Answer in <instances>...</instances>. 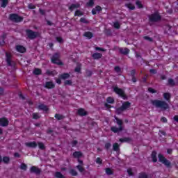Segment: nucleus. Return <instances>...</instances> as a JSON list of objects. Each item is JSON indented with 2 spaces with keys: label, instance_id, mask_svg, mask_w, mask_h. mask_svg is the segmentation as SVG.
<instances>
[{
  "label": "nucleus",
  "instance_id": "4468645a",
  "mask_svg": "<svg viewBox=\"0 0 178 178\" xmlns=\"http://www.w3.org/2000/svg\"><path fill=\"white\" fill-rule=\"evenodd\" d=\"M6 62L8 66H12V62L10 60V58H12V56L9 53H6Z\"/></svg>",
  "mask_w": 178,
  "mask_h": 178
},
{
  "label": "nucleus",
  "instance_id": "8fccbe9b",
  "mask_svg": "<svg viewBox=\"0 0 178 178\" xmlns=\"http://www.w3.org/2000/svg\"><path fill=\"white\" fill-rule=\"evenodd\" d=\"M56 41H58V42H60V44H62V42H63V39L60 37H57L56 38Z\"/></svg>",
  "mask_w": 178,
  "mask_h": 178
},
{
  "label": "nucleus",
  "instance_id": "c9c22d12",
  "mask_svg": "<svg viewBox=\"0 0 178 178\" xmlns=\"http://www.w3.org/2000/svg\"><path fill=\"white\" fill-rule=\"evenodd\" d=\"M37 145H38L39 148L40 149H45V146L44 145V143H41V142H38L37 143Z\"/></svg>",
  "mask_w": 178,
  "mask_h": 178
},
{
  "label": "nucleus",
  "instance_id": "c03bdc74",
  "mask_svg": "<svg viewBox=\"0 0 178 178\" xmlns=\"http://www.w3.org/2000/svg\"><path fill=\"white\" fill-rule=\"evenodd\" d=\"M148 91L151 94H155L156 92V90L155 89L152 88H149Z\"/></svg>",
  "mask_w": 178,
  "mask_h": 178
},
{
  "label": "nucleus",
  "instance_id": "7c9ffc66",
  "mask_svg": "<svg viewBox=\"0 0 178 178\" xmlns=\"http://www.w3.org/2000/svg\"><path fill=\"white\" fill-rule=\"evenodd\" d=\"M138 178H148V175L145 172H141L139 174Z\"/></svg>",
  "mask_w": 178,
  "mask_h": 178
},
{
  "label": "nucleus",
  "instance_id": "3c124183",
  "mask_svg": "<svg viewBox=\"0 0 178 178\" xmlns=\"http://www.w3.org/2000/svg\"><path fill=\"white\" fill-rule=\"evenodd\" d=\"M96 163H98L99 165H101V163H102V160L101 159V158L97 157L96 159Z\"/></svg>",
  "mask_w": 178,
  "mask_h": 178
},
{
  "label": "nucleus",
  "instance_id": "ddd939ff",
  "mask_svg": "<svg viewBox=\"0 0 178 178\" xmlns=\"http://www.w3.org/2000/svg\"><path fill=\"white\" fill-rule=\"evenodd\" d=\"M123 131V127H119L118 128L116 127H111V131L113 133H119V131Z\"/></svg>",
  "mask_w": 178,
  "mask_h": 178
},
{
  "label": "nucleus",
  "instance_id": "20e7f679",
  "mask_svg": "<svg viewBox=\"0 0 178 178\" xmlns=\"http://www.w3.org/2000/svg\"><path fill=\"white\" fill-rule=\"evenodd\" d=\"M158 156L159 162H161L167 168L170 167V161H168L161 154H159Z\"/></svg>",
  "mask_w": 178,
  "mask_h": 178
},
{
  "label": "nucleus",
  "instance_id": "37998d69",
  "mask_svg": "<svg viewBox=\"0 0 178 178\" xmlns=\"http://www.w3.org/2000/svg\"><path fill=\"white\" fill-rule=\"evenodd\" d=\"M113 148L114 151H119V145L118 143H115Z\"/></svg>",
  "mask_w": 178,
  "mask_h": 178
},
{
  "label": "nucleus",
  "instance_id": "de8ad7c7",
  "mask_svg": "<svg viewBox=\"0 0 178 178\" xmlns=\"http://www.w3.org/2000/svg\"><path fill=\"white\" fill-rule=\"evenodd\" d=\"M34 74H41V70L40 69H35L33 71Z\"/></svg>",
  "mask_w": 178,
  "mask_h": 178
},
{
  "label": "nucleus",
  "instance_id": "680f3d73",
  "mask_svg": "<svg viewBox=\"0 0 178 178\" xmlns=\"http://www.w3.org/2000/svg\"><path fill=\"white\" fill-rule=\"evenodd\" d=\"M144 40H147V41H152V38L148 37V36H145Z\"/></svg>",
  "mask_w": 178,
  "mask_h": 178
},
{
  "label": "nucleus",
  "instance_id": "58836bf2",
  "mask_svg": "<svg viewBox=\"0 0 178 178\" xmlns=\"http://www.w3.org/2000/svg\"><path fill=\"white\" fill-rule=\"evenodd\" d=\"M120 143H129L130 141V138H124L120 139Z\"/></svg>",
  "mask_w": 178,
  "mask_h": 178
},
{
  "label": "nucleus",
  "instance_id": "2eb2a0df",
  "mask_svg": "<svg viewBox=\"0 0 178 178\" xmlns=\"http://www.w3.org/2000/svg\"><path fill=\"white\" fill-rule=\"evenodd\" d=\"M77 113L79 116H86L87 115V111H86L84 108H81L78 110Z\"/></svg>",
  "mask_w": 178,
  "mask_h": 178
},
{
  "label": "nucleus",
  "instance_id": "39448f33",
  "mask_svg": "<svg viewBox=\"0 0 178 178\" xmlns=\"http://www.w3.org/2000/svg\"><path fill=\"white\" fill-rule=\"evenodd\" d=\"M26 35L30 38V40H34V38H37L39 34L38 32H34L30 29L26 30Z\"/></svg>",
  "mask_w": 178,
  "mask_h": 178
},
{
  "label": "nucleus",
  "instance_id": "cd10ccee",
  "mask_svg": "<svg viewBox=\"0 0 178 178\" xmlns=\"http://www.w3.org/2000/svg\"><path fill=\"white\" fill-rule=\"evenodd\" d=\"M9 3L8 0H1V8H5Z\"/></svg>",
  "mask_w": 178,
  "mask_h": 178
},
{
  "label": "nucleus",
  "instance_id": "c756f323",
  "mask_svg": "<svg viewBox=\"0 0 178 178\" xmlns=\"http://www.w3.org/2000/svg\"><path fill=\"white\" fill-rule=\"evenodd\" d=\"M55 177L56 178H65V176L60 173V172H56Z\"/></svg>",
  "mask_w": 178,
  "mask_h": 178
},
{
  "label": "nucleus",
  "instance_id": "864d4df0",
  "mask_svg": "<svg viewBox=\"0 0 178 178\" xmlns=\"http://www.w3.org/2000/svg\"><path fill=\"white\" fill-rule=\"evenodd\" d=\"M88 6H92L94 5V0H90L89 2L87 3Z\"/></svg>",
  "mask_w": 178,
  "mask_h": 178
},
{
  "label": "nucleus",
  "instance_id": "2f4dec72",
  "mask_svg": "<svg viewBox=\"0 0 178 178\" xmlns=\"http://www.w3.org/2000/svg\"><path fill=\"white\" fill-rule=\"evenodd\" d=\"M83 15H84V13L80 10H77L74 13V16H83Z\"/></svg>",
  "mask_w": 178,
  "mask_h": 178
},
{
  "label": "nucleus",
  "instance_id": "4c0bfd02",
  "mask_svg": "<svg viewBox=\"0 0 178 178\" xmlns=\"http://www.w3.org/2000/svg\"><path fill=\"white\" fill-rule=\"evenodd\" d=\"M70 173L72 175V176H77L78 175L77 171H76V170L74 169H71L70 170Z\"/></svg>",
  "mask_w": 178,
  "mask_h": 178
},
{
  "label": "nucleus",
  "instance_id": "72a5a7b5",
  "mask_svg": "<svg viewBox=\"0 0 178 178\" xmlns=\"http://www.w3.org/2000/svg\"><path fill=\"white\" fill-rule=\"evenodd\" d=\"M81 70V64H77L75 68V72H76V73H80Z\"/></svg>",
  "mask_w": 178,
  "mask_h": 178
},
{
  "label": "nucleus",
  "instance_id": "b1692460",
  "mask_svg": "<svg viewBox=\"0 0 178 178\" xmlns=\"http://www.w3.org/2000/svg\"><path fill=\"white\" fill-rule=\"evenodd\" d=\"M74 158H81L83 156V154L81 152H75L73 153Z\"/></svg>",
  "mask_w": 178,
  "mask_h": 178
},
{
  "label": "nucleus",
  "instance_id": "9b49d317",
  "mask_svg": "<svg viewBox=\"0 0 178 178\" xmlns=\"http://www.w3.org/2000/svg\"><path fill=\"white\" fill-rule=\"evenodd\" d=\"M25 145L29 148H35L37 147V143L35 142H28L25 143Z\"/></svg>",
  "mask_w": 178,
  "mask_h": 178
},
{
  "label": "nucleus",
  "instance_id": "6ab92c4d",
  "mask_svg": "<svg viewBox=\"0 0 178 178\" xmlns=\"http://www.w3.org/2000/svg\"><path fill=\"white\" fill-rule=\"evenodd\" d=\"M92 56L93 59H101V58H102V54L100 53H94Z\"/></svg>",
  "mask_w": 178,
  "mask_h": 178
},
{
  "label": "nucleus",
  "instance_id": "0eeeda50",
  "mask_svg": "<svg viewBox=\"0 0 178 178\" xmlns=\"http://www.w3.org/2000/svg\"><path fill=\"white\" fill-rule=\"evenodd\" d=\"M149 22H159L161 20V15L158 13H155L149 16Z\"/></svg>",
  "mask_w": 178,
  "mask_h": 178
},
{
  "label": "nucleus",
  "instance_id": "bb28decb",
  "mask_svg": "<svg viewBox=\"0 0 178 178\" xmlns=\"http://www.w3.org/2000/svg\"><path fill=\"white\" fill-rule=\"evenodd\" d=\"M54 118H56L57 119V120H62L65 119V116H63V115H60V114H56Z\"/></svg>",
  "mask_w": 178,
  "mask_h": 178
},
{
  "label": "nucleus",
  "instance_id": "49530a36",
  "mask_svg": "<svg viewBox=\"0 0 178 178\" xmlns=\"http://www.w3.org/2000/svg\"><path fill=\"white\" fill-rule=\"evenodd\" d=\"M106 175H111L113 174L112 170L111 168H106Z\"/></svg>",
  "mask_w": 178,
  "mask_h": 178
},
{
  "label": "nucleus",
  "instance_id": "a19ab883",
  "mask_svg": "<svg viewBox=\"0 0 178 178\" xmlns=\"http://www.w3.org/2000/svg\"><path fill=\"white\" fill-rule=\"evenodd\" d=\"M2 161L3 162H4V163H9V161H10V159H9V157L5 156L3 158Z\"/></svg>",
  "mask_w": 178,
  "mask_h": 178
},
{
  "label": "nucleus",
  "instance_id": "052dcab7",
  "mask_svg": "<svg viewBox=\"0 0 178 178\" xmlns=\"http://www.w3.org/2000/svg\"><path fill=\"white\" fill-rule=\"evenodd\" d=\"M127 172L129 176H133V172L131 171V169H128Z\"/></svg>",
  "mask_w": 178,
  "mask_h": 178
},
{
  "label": "nucleus",
  "instance_id": "f257e3e1",
  "mask_svg": "<svg viewBox=\"0 0 178 178\" xmlns=\"http://www.w3.org/2000/svg\"><path fill=\"white\" fill-rule=\"evenodd\" d=\"M151 104L156 108H159L161 111H166L169 108V104L162 100H151Z\"/></svg>",
  "mask_w": 178,
  "mask_h": 178
},
{
  "label": "nucleus",
  "instance_id": "6e6552de",
  "mask_svg": "<svg viewBox=\"0 0 178 178\" xmlns=\"http://www.w3.org/2000/svg\"><path fill=\"white\" fill-rule=\"evenodd\" d=\"M113 91L115 94H118L120 95V97H122L124 99H126V95L124 94V91L118 87L113 88Z\"/></svg>",
  "mask_w": 178,
  "mask_h": 178
},
{
  "label": "nucleus",
  "instance_id": "4be33fe9",
  "mask_svg": "<svg viewBox=\"0 0 178 178\" xmlns=\"http://www.w3.org/2000/svg\"><path fill=\"white\" fill-rule=\"evenodd\" d=\"M83 35H84V37H87V38H88V40H91V38H92V37H94V35L92 34V33L89 32V31L85 32L84 34H83Z\"/></svg>",
  "mask_w": 178,
  "mask_h": 178
},
{
  "label": "nucleus",
  "instance_id": "13d9d810",
  "mask_svg": "<svg viewBox=\"0 0 178 178\" xmlns=\"http://www.w3.org/2000/svg\"><path fill=\"white\" fill-rule=\"evenodd\" d=\"M95 50L96 51H102V52H105V51H106L104 49H102V48L98 47H95Z\"/></svg>",
  "mask_w": 178,
  "mask_h": 178
},
{
  "label": "nucleus",
  "instance_id": "412c9836",
  "mask_svg": "<svg viewBox=\"0 0 178 178\" xmlns=\"http://www.w3.org/2000/svg\"><path fill=\"white\" fill-rule=\"evenodd\" d=\"M115 122L118 125H119V127H123V121L117 117H115Z\"/></svg>",
  "mask_w": 178,
  "mask_h": 178
},
{
  "label": "nucleus",
  "instance_id": "a211bd4d",
  "mask_svg": "<svg viewBox=\"0 0 178 178\" xmlns=\"http://www.w3.org/2000/svg\"><path fill=\"white\" fill-rule=\"evenodd\" d=\"M16 49L18 52H21L22 54L24 53L26 51V48L22 45L17 46Z\"/></svg>",
  "mask_w": 178,
  "mask_h": 178
},
{
  "label": "nucleus",
  "instance_id": "9d476101",
  "mask_svg": "<svg viewBox=\"0 0 178 178\" xmlns=\"http://www.w3.org/2000/svg\"><path fill=\"white\" fill-rule=\"evenodd\" d=\"M30 172L31 173H35V175H40V173H41V170H40V168L35 166L31 167L30 169Z\"/></svg>",
  "mask_w": 178,
  "mask_h": 178
},
{
  "label": "nucleus",
  "instance_id": "aec40b11",
  "mask_svg": "<svg viewBox=\"0 0 178 178\" xmlns=\"http://www.w3.org/2000/svg\"><path fill=\"white\" fill-rule=\"evenodd\" d=\"M120 52L124 55H127L130 52V50L127 48H121L120 49Z\"/></svg>",
  "mask_w": 178,
  "mask_h": 178
},
{
  "label": "nucleus",
  "instance_id": "bf43d9fd",
  "mask_svg": "<svg viewBox=\"0 0 178 178\" xmlns=\"http://www.w3.org/2000/svg\"><path fill=\"white\" fill-rule=\"evenodd\" d=\"M80 22H81V23H88V22L87 21V19H86V18H81L80 19Z\"/></svg>",
  "mask_w": 178,
  "mask_h": 178
},
{
  "label": "nucleus",
  "instance_id": "6e6d98bb",
  "mask_svg": "<svg viewBox=\"0 0 178 178\" xmlns=\"http://www.w3.org/2000/svg\"><path fill=\"white\" fill-rule=\"evenodd\" d=\"M111 143H107L105 144V149H109V148H111Z\"/></svg>",
  "mask_w": 178,
  "mask_h": 178
},
{
  "label": "nucleus",
  "instance_id": "e2e57ef3",
  "mask_svg": "<svg viewBox=\"0 0 178 178\" xmlns=\"http://www.w3.org/2000/svg\"><path fill=\"white\" fill-rule=\"evenodd\" d=\"M114 70L117 73H119L120 72V67H115Z\"/></svg>",
  "mask_w": 178,
  "mask_h": 178
},
{
  "label": "nucleus",
  "instance_id": "f704fd0d",
  "mask_svg": "<svg viewBox=\"0 0 178 178\" xmlns=\"http://www.w3.org/2000/svg\"><path fill=\"white\" fill-rule=\"evenodd\" d=\"M83 166V165H78L76 166V169H78L79 172H80L81 173H83V171L84 170V168Z\"/></svg>",
  "mask_w": 178,
  "mask_h": 178
},
{
  "label": "nucleus",
  "instance_id": "f3484780",
  "mask_svg": "<svg viewBox=\"0 0 178 178\" xmlns=\"http://www.w3.org/2000/svg\"><path fill=\"white\" fill-rule=\"evenodd\" d=\"M45 88H54L55 87V84L54 83V82H46L45 86H44Z\"/></svg>",
  "mask_w": 178,
  "mask_h": 178
},
{
  "label": "nucleus",
  "instance_id": "c85d7f7f",
  "mask_svg": "<svg viewBox=\"0 0 178 178\" xmlns=\"http://www.w3.org/2000/svg\"><path fill=\"white\" fill-rule=\"evenodd\" d=\"M33 116V119H40L41 118V115H40V114L38 113H33L32 114Z\"/></svg>",
  "mask_w": 178,
  "mask_h": 178
},
{
  "label": "nucleus",
  "instance_id": "4d7b16f0",
  "mask_svg": "<svg viewBox=\"0 0 178 178\" xmlns=\"http://www.w3.org/2000/svg\"><path fill=\"white\" fill-rule=\"evenodd\" d=\"M136 5L139 8H143V4H141V1H136Z\"/></svg>",
  "mask_w": 178,
  "mask_h": 178
},
{
  "label": "nucleus",
  "instance_id": "5fc2aeb1",
  "mask_svg": "<svg viewBox=\"0 0 178 178\" xmlns=\"http://www.w3.org/2000/svg\"><path fill=\"white\" fill-rule=\"evenodd\" d=\"M65 86H72V81L70 80H67L65 81Z\"/></svg>",
  "mask_w": 178,
  "mask_h": 178
},
{
  "label": "nucleus",
  "instance_id": "09e8293b",
  "mask_svg": "<svg viewBox=\"0 0 178 178\" xmlns=\"http://www.w3.org/2000/svg\"><path fill=\"white\" fill-rule=\"evenodd\" d=\"M114 28L115 29H120V24L119 22H114Z\"/></svg>",
  "mask_w": 178,
  "mask_h": 178
},
{
  "label": "nucleus",
  "instance_id": "393cba45",
  "mask_svg": "<svg viewBox=\"0 0 178 178\" xmlns=\"http://www.w3.org/2000/svg\"><path fill=\"white\" fill-rule=\"evenodd\" d=\"M152 159L153 162H156L158 161L156 159V152H152Z\"/></svg>",
  "mask_w": 178,
  "mask_h": 178
},
{
  "label": "nucleus",
  "instance_id": "79ce46f5",
  "mask_svg": "<svg viewBox=\"0 0 178 178\" xmlns=\"http://www.w3.org/2000/svg\"><path fill=\"white\" fill-rule=\"evenodd\" d=\"M106 101L108 102V104H113L115 100L113 99V97H109L106 99Z\"/></svg>",
  "mask_w": 178,
  "mask_h": 178
},
{
  "label": "nucleus",
  "instance_id": "a18cd8bd",
  "mask_svg": "<svg viewBox=\"0 0 178 178\" xmlns=\"http://www.w3.org/2000/svg\"><path fill=\"white\" fill-rule=\"evenodd\" d=\"M169 86H175V81L172 79H168Z\"/></svg>",
  "mask_w": 178,
  "mask_h": 178
},
{
  "label": "nucleus",
  "instance_id": "473e14b6",
  "mask_svg": "<svg viewBox=\"0 0 178 178\" xmlns=\"http://www.w3.org/2000/svg\"><path fill=\"white\" fill-rule=\"evenodd\" d=\"M163 97L164 99H166V101H169V99H170V93H164Z\"/></svg>",
  "mask_w": 178,
  "mask_h": 178
},
{
  "label": "nucleus",
  "instance_id": "1a4fd4ad",
  "mask_svg": "<svg viewBox=\"0 0 178 178\" xmlns=\"http://www.w3.org/2000/svg\"><path fill=\"white\" fill-rule=\"evenodd\" d=\"M9 124V120L6 119V118H0V126H2V127H6V126H8Z\"/></svg>",
  "mask_w": 178,
  "mask_h": 178
},
{
  "label": "nucleus",
  "instance_id": "7ed1b4c3",
  "mask_svg": "<svg viewBox=\"0 0 178 178\" xmlns=\"http://www.w3.org/2000/svg\"><path fill=\"white\" fill-rule=\"evenodd\" d=\"M60 54H59L58 53H56L54 54V55H53V56H51V62L56 65H63V63L60 61Z\"/></svg>",
  "mask_w": 178,
  "mask_h": 178
},
{
  "label": "nucleus",
  "instance_id": "774afa93",
  "mask_svg": "<svg viewBox=\"0 0 178 178\" xmlns=\"http://www.w3.org/2000/svg\"><path fill=\"white\" fill-rule=\"evenodd\" d=\"M174 120H175V122H178V115H175L174 117Z\"/></svg>",
  "mask_w": 178,
  "mask_h": 178
},
{
  "label": "nucleus",
  "instance_id": "f8f14e48",
  "mask_svg": "<svg viewBox=\"0 0 178 178\" xmlns=\"http://www.w3.org/2000/svg\"><path fill=\"white\" fill-rule=\"evenodd\" d=\"M102 10V8L99 6H97L95 8L92 10V13L93 15H97V13H99Z\"/></svg>",
  "mask_w": 178,
  "mask_h": 178
},
{
  "label": "nucleus",
  "instance_id": "f03ea898",
  "mask_svg": "<svg viewBox=\"0 0 178 178\" xmlns=\"http://www.w3.org/2000/svg\"><path fill=\"white\" fill-rule=\"evenodd\" d=\"M130 105H131V104L129 102H125L122 103V105L121 106V107L117 108L116 110L117 113L119 115L122 113V112H124L126 109H129V108H130Z\"/></svg>",
  "mask_w": 178,
  "mask_h": 178
},
{
  "label": "nucleus",
  "instance_id": "0e129e2a",
  "mask_svg": "<svg viewBox=\"0 0 178 178\" xmlns=\"http://www.w3.org/2000/svg\"><path fill=\"white\" fill-rule=\"evenodd\" d=\"M72 147H74L75 145H77V140H73V141L72 142Z\"/></svg>",
  "mask_w": 178,
  "mask_h": 178
},
{
  "label": "nucleus",
  "instance_id": "69168bd1",
  "mask_svg": "<svg viewBox=\"0 0 178 178\" xmlns=\"http://www.w3.org/2000/svg\"><path fill=\"white\" fill-rule=\"evenodd\" d=\"M56 83H57V84H60V83H62V81L60 80V79H56Z\"/></svg>",
  "mask_w": 178,
  "mask_h": 178
},
{
  "label": "nucleus",
  "instance_id": "423d86ee",
  "mask_svg": "<svg viewBox=\"0 0 178 178\" xmlns=\"http://www.w3.org/2000/svg\"><path fill=\"white\" fill-rule=\"evenodd\" d=\"M10 19L12 20V22H15V23L23 22V17L17 15V14H11L10 15Z\"/></svg>",
  "mask_w": 178,
  "mask_h": 178
},
{
  "label": "nucleus",
  "instance_id": "dca6fc26",
  "mask_svg": "<svg viewBox=\"0 0 178 178\" xmlns=\"http://www.w3.org/2000/svg\"><path fill=\"white\" fill-rule=\"evenodd\" d=\"M79 8H80V3H76L72 4L70 6L69 9L70 10H74V9H79Z\"/></svg>",
  "mask_w": 178,
  "mask_h": 178
},
{
  "label": "nucleus",
  "instance_id": "338daca9",
  "mask_svg": "<svg viewBox=\"0 0 178 178\" xmlns=\"http://www.w3.org/2000/svg\"><path fill=\"white\" fill-rule=\"evenodd\" d=\"M86 74L87 76H91L92 74V72H91V71H87Z\"/></svg>",
  "mask_w": 178,
  "mask_h": 178
},
{
  "label": "nucleus",
  "instance_id": "5701e85b",
  "mask_svg": "<svg viewBox=\"0 0 178 178\" xmlns=\"http://www.w3.org/2000/svg\"><path fill=\"white\" fill-rule=\"evenodd\" d=\"M38 109H40V111H44L47 112L48 111V106H45L44 104H40L38 106Z\"/></svg>",
  "mask_w": 178,
  "mask_h": 178
},
{
  "label": "nucleus",
  "instance_id": "e433bc0d",
  "mask_svg": "<svg viewBox=\"0 0 178 178\" xmlns=\"http://www.w3.org/2000/svg\"><path fill=\"white\" fill-rule=\"evenodd\" d=\"M127 6V8H128L129 9H130L131 10H134V6L131 3H127L125 5Z\"/></svg>",
  "mask_w": 178,
  "mask_h": 178
},
{
  "label": "nucleus",
  "instance_id": "ea45409f",
  "mask_svg": "<svg viewBox=\"0 0 178 178\" xmlns=\"http://www.w3.org/2000/svg\"><path fill=\"white\" fill-rule=\"evenodd\" d=\"M19 168L22 170H27V165L25 163H22Z\"/></svg>",
  "mask_w": 178,
  "mask_h": 178
},
{
  "label": "nucleus",
  "instance_id": "603ef678",
  "mask_svg": "<svg viewBox=\"0 0 178 178\" xmlns=\"http://www.w3.org/2000/svg\"><path fill=\"white\" fill-rule=\"evenodd\" d=\"M28 8H29V9H35V6H34V4H33V3H29L28 5Z\"/></svg>",
  "mask_w": 178,
  "mask_h": 178
},
{
  "label": "nucleus",
  "instance_id": "a878e982",
  "mask_svg": "<svg viewBox=\"0 0 178 178\" xmlns=\"http://www.w3.org/2000/svg\"><path fill=\"white\" fill-rule=\"evenodd\" d=\"M60 79H63V80H66V79H69L70 77V75L67 73L63 74L60 76Z\"/></svg>",
  "mask_w": 178,
  "mask_h": 178
}]
</instances>
